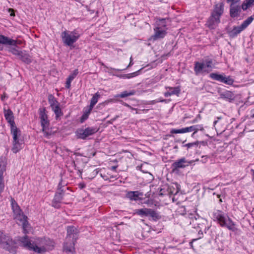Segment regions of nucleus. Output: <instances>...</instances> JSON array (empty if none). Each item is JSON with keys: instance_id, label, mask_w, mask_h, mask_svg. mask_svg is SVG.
Instances as JSON below:
<instances>
[{"instance_id": "1", "label": "nucleus", "mask_w": 254, "mask_h": 254, "mask_svg": "<svg viewBox=\"0 0 254 254\" xmlns=\"http://www.w3.org/2000/svg\"><path fill=\"white\" fill-rule=\"evenodd\" d=\"M78 232L75 227L73 226L67 227V236L64 246V251L67 254H74V245L77 239Z\"/></svg>"}, {"instance_id": "2", "label": "nucleus", "mask_w": 254, "mask_h": 254, "mask_svg": "<svg viewBox=\"0 0 254 254\" xmlns=\"http://www.w3.org/2000/svg\"><path fill=\"white\" fill-rule=\"evenodd\" d=\"M224 4L223 3L217 4L215 5L211 16L208 19L206 25L210 29H214L220 23V17L224 11Z\"/></svg>"}, {"instance_id": "3", "label": "nucleus", "mask_w": 254, "mask_h": 254, "mask_svg": "<svg viewBox=\"0 0 254 254\" xmlns=\"http://www.w3.org/2000/svg\"><path fill=\"white\" fill-rule=\"evenodd\" d=\"M34 244V252L39 254L52 250L54 247V242L48 238H38L35 241Z\"/></svg>"}, {"instance_id": "4", "label": "nucleus", "mask_w": 254, "mask_h": 254, "mask_svg": "<svg viewBox=\"0 0 254 254\" xmlns=\"http://www.w3.org/2000/svg\"><path fill=\"white\" fill-rule=\"evenodd\" d=\"M213 218L216 219L221 227H226L229 230H236L235 224L229 216H225L223 212L216 210L213 212Z\"/></svg>"}, {"instance_id": "5", "label": "nucleus", "mask_w": 254, "mask_h": 254, "mask_svg": "<svg viewBox=\"0 0 254 254\" xmlns=\"http://www.w3.org/2000/svg\"><path fill=\"white\" fill-rule=\"evenodd\" d=\"M15 243L8 235L0 230V247L9 253L15 254L16 253Z\"/></svg>"}, {"instance_id": "6", "label": "nucleus", "mask_w": 254, "mask_h": 254, "mask_svg": "<svg viewBox=\"0 0 254 254\" xmlns=\"http://www.w3.org/2000/svg\"><path fill=\"white\" fill-rule=\"evenodd\" d=\"M61 37L65 45L71 46L79 38L80 34L76 30L72 31L65 30L62 32Z\"/></svg>"}, {"instance_id": "7", "label": "nucleus", "mask_w": 254, "mask_h": 254, "mask_svg": "<svg viewBox=\"0 0 254 254\" xmlns=\"http://www.w3.org/2000/svg\"><path fill=\"white\" fill-rule=\"evenodd\" d=\"M45 112V108L40 109L39 110L40 122L42 127V130L44 132V135L46 137H48L50 135H51V133L48 130V127L49 125V121L48 120V116Z\"/></svg>"}, {"instance_id": "8", "label": "nucleus", "mask_w": 254, "mask_h": 254, "mask_svg": "<svg viewBox=\"0 0 254 254\" xmlns=\"http://www.w3.org/2000/svg\"><path fill=\"white\" fill-rule=\"evenodd\" d=\"M98 129L95 127H88L85 129L79 128L76 131V136L78 138L86 139L88 136L97 132Z\"/></svg>"}, {"instance_id": "9", "label": "nucleus", "mask_w": 254, "mask_h": 254, "mask_svg": "<svg viewBox=\"0 0 254 254\" xmlns=\"http://www.w3.org/2000/svg\"><path fill=\"white\" fill-rule=\"evenodd\" d=\"M13 136V146L12 147V151L14 153H16L20 149L22 148V145L23 144V140H19L18 136L20 135V130L13 131L11 132Z\"/></svg>"}, {"instance_id": "10", "label": "nucleus", "mask_w": 254, "mask_h": 254, "mask_svg": "<svg viewBox=\"0 0 254 254\" xmlns=\"http://www.w3.org/2000/svg\"><path fill=\"white\" fill-rule=\"evenodd\" d=\"M203 130L204 128L202 125H196L181 129H172L170 132L171 133H184L191 131L197 132L198 130L202 131Z\"/></svg>"}, {"instance_id": "11", "label": "nucleus", "mask_w": 254, "mask_h": 254, "mask_svg": "<svg viewBox=\"0 0 254 254\" xmlns=\"http://www.w3.org/2000/svg\"><path fill=\"white\" fill-rule=\"evenodd\" d=\"M135 213L141 217L149 216L154 220L159 219L160 218L159 215L156 211L150 208H145L136 209Z\"/></svg>"}, {"instance_id": "12", "label": "nucleus", "mask_w": 254, "mask_h": 254, "mask_svg": "<svg viewBox=\"0 0 254 254\" xmlns=\"http://www.w3.org/2000/svg\"><path fill=\"white\" fill-rule=\"evenodd\" d=\"M209 77L212 79L229 85H232L234 82V79L230 76H226L224 74L211 73L210 74Z\"/></svg>"}, {"instance_id": "13", "label": "nucleus", "mask_w": 254, "mask_h": 254, "mask_svg": "<svg viewBox=\"0 0 254 254\" xmlns=\"http://www.w3.org/2000/svg\"><path fill=\"white\" fill-rule=\"evenodd\" d=\"M4 115L6 120L7 121V122L9 124L10 126L11 132L15 130H18L19 129L15 126L14 121L13 114L11 110L9 109L7 110L4 109Z\"/></svg>"}, {"instance_id": "14", "label": "nucleus", "mask_w": 254, "mask_h": 254, "mask_svg": "<svg viewBox=\"0 0 254 254\" xmlns=\"http://www.w3.org/2000/svg\"><path fill=\"white\" fill-rule=\"evenodd\" d=\"M192 161H187L185 157L182 158L174 162L171 166L173 171H178L180 168H185L191 164Z\"/></svg>"}, {"instance_id": "15", "label": "nucleus", "mask_w": 254, "mask_h": 254, "mask_svg": "<svg viewBox=\"0 0 254 254\" xmlns=\"http://www.w3.org/2000/svg\"><path fill=\"white\" fill-rule=\"evenodd\" d=\"M14 218L21 224L22 225L23 232L25 234H26L27 232V228H28V226L29 225L28 222L27 221V217L24 215L22 212L19 215L14 216Z\"/></svg>"}, {"instance_id": "16", "label": "nucleus", "mask_w": 254, "mask_h": 254, "mask_svg": "<svg viewBox=\"0 0 254 254\" xmlns=\"http://www.w3.org/2000/svg\"><path fill=\"white\" fill-rule=\"evenodd\" d=\"M64 191V190H61V191L56 192L54 199L52 201V206L56 208L60 207V203L63 198Z\"/></svg>"}, {"instance_id": "17", "label": "nucleus", "mask_w": 254, "mask_h": 254, "mask_svg": "<svg viewBox=\"0 0 254 254\" xmlns=\"http://www.w3.org/2000/svg\"><path fill=\"white\" fill-rule=\"evenodd\" d=\"M19 241L22 244L23 247L29 250L33 251L34 252V250L35 249V241L33 243H31L27 236L21 237Z\"/></svg>"}, {"instance_id": "18", "label": "nucleus", "mask_w": 254, "mask_h": 254, "mask_svg": "<svg viewBox=\"0 0 254 254\" xmlns=\"http://www.w3.org/2000/svg\"><path fill=\"white\" fill-rule=\"evenodd\" d=\"M241 11V8L239 4L235 3H231L230 5V15L232 18H235L239 15Z\"/></svg>"}, {"instance_id": "19", "label": "nucleus", "mask_w": 254, "mask_h": 254, "mask_svg": "<svg viewBox=\"0 0 254 254\" xmlns=\"http://www.w3.org/2000/svg\"><path fill=\"white\" fill-rule=\"evenodd\" d=\"M166 88L169 89V91L164 93V96L166 97L174 95L179 96L181 92V88L179 86L174 87H166Z\"/></svg>"}, {"instance_id": "20", "label": "nucleus", "mask_w": 254, "mask_h": 254, "mask_svg": "<svg viewBox=\"0 0 254 254\" xmlns=\"http://www.w3.org/2000/svg\"><path fill=\"white\" fill-rule=\"evenodd\" d=\"M0 44L4 45L16 46V41L10 39L8 37L2 35H0Z\"/></svg>"}, {"instance_id": "21", "label": "nucleus", "mask_w": 254, "mask_h": 254, "mask_svg": "<svg viewBox=\"0 0 254 254\" xmlns=\"http://www.w3.org/2000/svg\"><path fill=\"white\" fill-rule=\"evenodd\" d=\"M220 98L231 102L234 100L235 95L232 92L226 91L220 94Z\"/></svg>"}, {"instance_id": "22", "label": "nucleus", "mask_w": 254, "mask_h": 254, "mask_svg": "<svg viewBox=\"0 0 254 254\" xmlns=\"http://www.w3.org/2000/svg\"><path fill=\"white\" fill-rule=\"evenodd\" d=\"M154 30L155 31V33L152 36V38L154 40H156L160 38H163L167 34V32L165 30H160L159 27H156L154 29Z\"/></svg>"}, {"instance_id": "23", "label": "nucleus", "mask_w": 254, "mask_h": 254, "mask_svg": "<svg viewBox=\"0 0 254 254\" xmlns=\"http://www.w3.org/2000/svg\"><path fill=\"white\" fill-rule=\"evenodd\" d=\"M194 70L196 74H197L202 71L207 72V73L209 72V70H207V69L205 68V64L204 63H201L198 62L195 63Z\"/></svg>"}, {"instance_id": "24", "label": "nucleus", "mask_w": 254, "mask_h": 254, "mask_svg": "<svg viewBox=\"0 0 254 254\" xmlns=\"http://www.w3.org/2000/svg\"><path fill=\"white\" fill-rule=\"evenodd\" d=\"M139 195H142V193L138 191H130L126 194L127 197L131 200H138Z\"/></svg>"}, {"instance_id": "25", "label": "nucleus", "mask_w": 254, "mask_h": 254, "mask_svg": "<svg viewBox=\"0 0 254 254\" xmlns=\"http://www.w3.org/2000/svg\"><path fill=\"white\" fill-rule=\"evenodd\" d=\"M11 204L14 214V217L22 213L20 207L18 205L17 203L12 198L11 199Z\"/></svg>"}, {"instance_id": "26", "label": "nucleus", "mask_w": 254, "mask_h": 254, "mask_svg": "<svg viewBox=\"0 0 254 254\" xmlns=\"http://www.w3.org/2000/svg\"><path fill=\"white\" fill-rule=\"evenodd\" d=\"M6 159L4 157H0V178H3V174L6 170Z\"/></svg>"}, {"instance_id": "27", "label": "nucleus", "mask_w": 254, "mask_h": 254, "mask_svg": "<svg viewBox=\"0 0 254 254\" xmlns=\"http://www.w3.org/2000/svg\"><path fill=\"white\" fill-rule=\"evenodd\" d=\"M18 58L21 60L22 62L29 64L31 62V59L30 56L26 53L25 52H21Z\"/></svg>"}, {"instance_id": "28", "label": "nucleus", "mask_w": 254, "mask_h": 254, "mask_svg": "<svg viewBox=\"0 0 254 254\" xmlns=\"http://www.w3.org/2000/svg\"><path fill=\"white\" fill-rule=\"evenodd\" d=\"M245 28L242 26V25L241 24V25L238 26H235L233 27L232 30L231 31L230 33V35L232 37H235L238 34L240 33L243 30H244Z\"/></svg>"}, {"instance_id": "29", "label": "nucleus", "mask_w": 254, "mask_h": 254, "mask_svg": "<svg viewBox=\"0 0 254 254\" xmlns=\"http://www.w3.org/2000/svg\"><path fill=\"white\" fill-rule=\"evenodd\" d=\"M100 97V95L98 92L96 93L92 97L90 101V104L89 106V112H90L95 105L97 103L98 98Z\"/></svg>"}, {"instance_id": "30", "label": "nucleus", "mask_w": 254, "mask_h": 254, "mask_svg": "<svg viewBox=\"0 0 254 254\" xmlns=\"http://www.w3.org/2000/svg\"><path fill=\"white\" fill-rule=\"evenodd\" d=\"M52 109L56 115V119H58L60 117L63 116V113L60 107V104H57V105L53 107Z\"/></svg>"}, {"instance_id": "31", "label": "nucleus", "mask_w": 254, "mask_h": 254, "mask_svg": "<svg viewBox=\"0 0 254 254\" xmlns=\"http://www.w3.org/2000/svg\"><path fill=\"white\" fill-rule=\"evenodd\" d=\"M135 91L134 90H131L130 91H125L120 94H118L116 96V97H120V98H125L126 97H128L129 96H132L134 95Z\"/></svg>"}, {"instance_id": "32", "label": "nucleus", "mask_w": 254, "mask_h": 254, "mask_svg": "<svg viewBox=\"0 0 254 254\" xmlns=\"http://www.w3.org/2000/svg\"><path fill=\"white\" fill-rule=\"evenodd\" d=\"M48 100L51 108L54 106H56L57 104H59L56 99L52 95H50L49 96Z\"/></svg>"}, {"instance_id": "33", "label": "nucleus", "mask_w": 254, "mask_h": 254, "mask_svg": "<svg viewBox=\"0 0 254 254\" xmlns=\"http://www.w3.org/2000/svg\"><path fill=\"white\" fill-rule=\"evenodd\" d=\"M253 20V16H251L250 17H248L246 20L244 21L241 24L242 25V26L246 29L252 22Z\"/></svg>"}, {"instance_id": "34", "label": "nucleus", "mask_w": 254, "mask_h": 254, "mask_svg": "<svg viewBox=\"0 0 254 254\" xmlns=\"http://www.w3.org/2000/svg\"><path fill=\"white\" fill-rule=\"evenodd\" d=\"M140 70H141V69L138 70L137 71H135V72H132V73H131L124 74V75H123L122 76V77L124 78H128V79L132 78V77H135V76H137L138 74V73H139V72L140 71Z\"/></svg>"}, {"instance_id": "35", "label": "nucleus", "mask_w": 254, "mask_h": 254, "mask_svg": "<svg viewBox=\"0 0 254 254\" xmlns=\"http://www.w3.org/2000/svg\"><path fill=\"white\" fill-rule=\"evenodd\" d=\"M204 64H205V68L206 67L209 68V69H207V70H209V71H210L212 68V61L211 60L206 59Z\"/></svg>"}, {"instance_id": "36", "label": "nucleus", "mask_w": 254, "mask_h": 254, "mask_svg": "<svg viewBox=\"0 0 254 254\" xmlns=\"http://www.w3.org/2000/svg\"><path fill=\"white\" fill-rule=\"evenodd\" d=\"M9 51L13 55L19 57L22 51H19L15 48H10Z\"/></svg>"}, {"instance_id": "37", "label": "nucleus", "mask_w": 254, "mask_h": 254, "mask_svg": "<svg viewBox=\"0 0 254 254\" xmlns=\"http://www.w3.org/2000/svg\"><path fill=\"white\" fill-rule=\"evenodd\" d=\"M199 144V141H197L194 142L189 143L183 145V147H187L188 148H190L192 146H197Z\"/></svg>"}, {"instance_id": "38", "label": "nucleus", "mask_w": 254, "mask_h": 254, "mask_svg": "<svg viewBox=\"0 0 254 254\" xmlns=\"http://www.w3.org/2000/svg\"><path fill=\"white\" fill-rule=\"evenodd\" d=\"M4 188V183L3 178H0V194L3 191Z\"/></svg>"}, {"instance_id": "39", "label": "nucleus", "mask_w": 254, "mask_h": 254, "mask_svg": "<svg viewBox=\"0 0 254 254\" xmlns=\"http://www.w3.org/2000/svg\"><path fill=\"white\" fill-rule=\"evenodd\" d=\"M250 7H251V5L245 0L242 4L241 8L243 10H246Z\"/></svg>"}, {"instance_id": "40", "label": "nucleus", "mask_w": 254, "mask_h": 254, "mask_svg": "<svg viewBox=\"0 0 254 254\" xmlns=\"http://www.w3.org/2000/svg\"><path fill=\"white\" fill-rule=\"evenodd\" d=\"M78 73V69H75L73 73L71 74L68 77L73 80V79L76 77V76Z\"/></svg>"}, {"instance_id": "41", "label": "nucleus", "mask_w": 254, "mask_h": 254, "mask_svg": "<svg viewBox=\"0 0 254 254\" xmlns=\"http://www.w3.org/2000/svg\"><path fill=\"white\" fill-rule=\"evenodd\" d=\"M72 80H73L72 79H71L68 77L67 78L66 81V85H65V87L66 88L69 89L70 88L71 82Z\"/></svg>"}, {"instance_id": "42", "label": "nucleus", "mask_w": 254, "mask_h": 254, "mask_svg": "<svg viewBox=\"0 0 254 254\" xmlns=\"http://www.w3.org/2000/svg\"><path fill=\"white\" fill-rule=\"evenodd\" d=\"M64 187V186L62 185V181L59 183V185H58V191H61V190H63L62 188V187Z\"/></svg>"}, {"instance_id": "43", "label": "nucleus", "mask_w": 254, "mask_h": 254, "mask_svg": "<svg viewBox=\"0 0 254 254\" xmlns=\"http://www.w3.org/2000/svg\"><path fill=\"white\" fill-rule=\"evenodd\" d=\"M246 1L251 5L253 6L254 4V0H246Z\"/></svg>"}, {"instance_id": "44", "label": "nucleus", "mask_w": 254, "mask_h": 254, "mask_svg": "<svg viewBox=\"0 0 254 254\" xmlns=\"http://www.w3.org/2000/svg\"><path fill=\"white\" fill-rule=\"evenodd\" d=\"M9 12H11L10 15L11 16H14L15 15L14 11V10L11 8L8 9Z\"/></svg>"}, {"instance_id": "45", "label": "nucleus", "mask_w": 254, "mask_h": 254, "mask_svg": "<svg viewBox=\"0 0 254 254\" xmlns=\"http://www.w3.org/2000/svg\"><path fill=\"white\" fill-rule=\"evenodd\" d=\"M197 240V239H194L191 242H190V246L191 249H193V242H194Z\"/></svg>"}, {"instance_id": "46", "label": "nucleus", "mask_w": 254, "mask_h": 254, "mask_svg": "<svg viewBox=\"0 0 254 254\" xmlns=\"http://www.w3.org/2000/svg\"><path fill=\"white\" fill-rule=\"evenodd\" d=\"M227 2H231V3H237L238 2V0H227Z\"/></svg>"}, {"instance_id": "47", "label": "nucleus", "mask_w": 254, "mask_h": 254, "mask_svg": "<svg viewBox=\"0 0 254 254\" xmlns=\"http://www.w3.org/2000/svg\"><path fill=\"white\" fill-rule=\"evenodd\" d=\"M202 158L204 159V160H202V162L204 163L206 162L208 157L207 156H203Z\"/></svg>"}, {"instance_id": "48", "label": "nucleus", "mask_w": 254, "mask_h": 254, "mask_svg": "<svg viewBox=\"0 0 254 254\" xmlns=\"http://www.w3.org/2000/svg\"><path fill=\"white\" fill-rule=\"evenodd\" d=\"M87 118L86 117V115H83L82 117H81V122H83V121L82 120H84V119H86Z\"/></svg>"}, {"instance_id": "49", "label": "nucleus", "mask_w": 254, "mask_h": 254, "mask_svg": "<svg viewBox=\"0 0 254 254\" xmlns=\"http://www.w3.org/2000/svg\"><path fill=\"white\" fill-rule=\"evenodd\" d=\"M130 63L127 67L130 66V65H132V64H133V63H132V57L130 58Z\"/></svg>"}, {"instance_id": "50", "label": "nucleus", "mask_w": 254, "mask_h": 254, "mask_svg": "<svg viewBox=\"0 0 254 254\" xmlns=\"http://www.w3.org/2000/svg\"><path fill=\"white\" fill-rule=\"evenodd\" d=\"M123 104L124 105H125V106H127V107H130L129 105H128V104H127V103H123Z\"/></svg>"}, {"instance_id": "51", "label": "nucleus", "mask_w": 254, "mask_h": 254, "mask_svg": "<svg viewBox=\"0 0 254 254\" xmlns=\"http://www.w3.org/2000/svg\"><path fill=\"white\" fill-rule=\"evenodd\" d=\"M198 234H199V235H202H202H203V232H202V231L201 230H199V231H198Z\"/></svg>"}, {"instance_id": "52", "label": "nucleus", "mask_w": 254, "mask_h": 254, "mask_svg": "<svg viewBox=\"0 0 254 254\" xmlns=\"http://www.w3.org/2000/svg\"><path fill=\"white\" fill-rule=\"evenodd\" d=\"M104 67L107 68H108V67L105 65L103 63H102L101 64Z\"/></svg>"}, {"instance_id": "53", "label": "nucleus", "mask_w": 254, "mask_h": 254, "mask_svg": "<svg viewBox=\"0 0 254 254\" xmlns=\"http://www.w3.org/2000/svg\"><path fill=\"white\" fill-rule=\"evenodd\" d=\"M217 121H215L213 123V126L215 127V125H216L217 123Z\"/></svg>"}, {"instance_id": "54", "label": "nucleus", "mask_w": 254, "mask_h": 254, "mask_svg": "<svg viewBox=\"0 0 254 254\" xmlns=\"http://www.w3.org/2000/svg\"><path fill=\"white\" fill-rule=\"evenodd\" d=\"M196 132H193L192 134H191V136L192 137H193L194 136V134L196 133Z\"/></svg>"}, {"instance_id": "55", "label": "nucleus", "mask_w": 254, "mask_h": 254, "mask_svg": "<svg viewBox=\"0 0 254 254\" xmlns=\"http://www.w3.org/2000/svg\"><path fill=\"white\" fill-rule=\"evenodd\" d=\"M4 98V95H2V96H1V100H3Z\"/></svg>"}, {"instance_id": "56", "label": "nucleus", "mask_w": 254, "mask_h": 254, "mask_svg": "<svg viewBox=\"0 0 254 254\" xmlns=\"http://www.w3.org/2000/svg\"><path fill=\"white\" fill-rule=\"evenodd\" d=\"M165 19H162L160 21H161L162 22V23L164 22V21H165Z\"/></svg>"}, {"instance_id": "57", "label": "nucleus", "mask_w": 254, "mask_h": 254, "mask_svg": "<svg viewBox=\"0 0 254 254\" xmlns=\"http://www.w3.org/2000/svg\"><path fill=\"white\" fill-rule=\"evenodd\" d=\"M165 101H166V100H165V99H163V100H161L160 101V102H165Z\"/></svg>"}, {"instance_id": "58", "label": "nucleus", "mask_w": 254, "mask_h": 254, "mask_svg": "<svg viewBox=\"0 0 254 254\" xmlns=\"http://www.w3.org/2000/svg\"><path fill=\"white\" fill-rule=\"evenodd\" d=\"M161 190H162V189H161V190H160V195H163V193L162 192H161Z\"/></svg>"}, {"instance_id": "59", "label": "nucleus", "mask_w": 254, "mask_h": 254, "mask_svg": "<svg viewBox=\"0 0 254 254\" xmlns=\"http://www.w3.org/2000/svg\"><path fill=\"white\" fill-rule=\"evenodd\" d=\"M252 118H254V113L252 115Z\"/></svg>"}, {"instance_id": "60", "label": "nucleus", "mask_w": 254, "mask_h": 254, "mask_svg": "<svg viewBox=\"0 0 254 254\" xmlns=\"http://www.w3.org/2000/svg\"><path fill=\"white\" fill-rule=\"evenodd\" d=\"M111 69H113V70H116L115 68H113L112 67L110 68Z\"/></svg>"}, {"instance_id": "61", "label": "nucleus", "mask_w": 254, "mask_h": 254, "mask_svg": "<svg viewBox=\"0 0 254 254\" xmlns=\"http://www.w3.org/2000/svg\"><path fill=\"white\" fill-rule=\"evenodd\" d=\"M73 163L74 166H75V162L74 161L73 162Z\"/></svg>"}, {"instance_id": "62", "label": "nucleus", "mask_w": 254, "mask_h": 254, "mask_svg": "<svg viewBox=\"0 0 254 254\" xmlns=\"http://www.w3.org/2000/svg\"><path fill=\"white\" fill-rule=\"evenodd\" d=\"M116 168V167H113V169H115Z\"/></svg>"}, {"instance_id": "63", "label": "nucleus", "mask_w": 254, "mask_h": 254, "mask_svg": "<svg viewBox=\"0 0 254 254\" xmlns=\"http://www.w3.org/2000/svg\"><path fill=\"white\" fill-rule=\"evenodd\" d=\"M217 119H218V120H219V119H221V117H218V118H217Z\"/></svg>"}, {"instance_id": "64", "label": "nucleus", "mask_w": 254, "mask_h": 254, "mask_svg": "<svg viewBox=\"0 0 254 254\" xmlns=\"http://www.w3.org/2000/svg\"><path fill=\"white\" fill-rule=\"evenodd\" d=\"M201 219L203 221H204V222H206V221H205V220H203V219Z\"/></svg>"}]
</instances>
